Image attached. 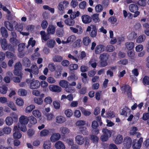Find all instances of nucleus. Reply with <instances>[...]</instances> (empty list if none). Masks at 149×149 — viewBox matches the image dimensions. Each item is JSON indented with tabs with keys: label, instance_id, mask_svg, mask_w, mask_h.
<instances>
[{
	"label": "nucleus",
	"instance_id": "obj_53",
	"mask_svg": "<svg viewBox=\"0 0 149 149\" xmlns=\"http://www.w3.org/2000/svg\"><path fill=\"white\" fill-rule=\"evenodd\" d=\"M79 130L80 132L84 135H88V134L87 128L85 127H80Z\"/></svg>",
	"mask_w": 149,
	"mask_h": 149
},
{
	"label": "nucleus",
	"instance_id": "obj_63",
	"mask_svg": "<svg viewBox=\"0 0 149 149\" xmlns=\"http://www.w3.org/2000/svg\"><path fill=\"white\" fill-rule=\"evenodd\" d=\"M86 123V122L84 120H80L77 121L76 123V125L78 126H82Z\"/></svg>",
	"mask_w": 149,
	"mask_h": 149
},
{
	"label": "nucleus",
	"instance_id": "obj_56",
	"mask_svg": "<svg viewBox=\"0 0 149 149\" xmlns=\"http://www.w3.org/2000/svg\"><path fill=\"white\" fill-rule=\"evenodd\" d=\"M76 38L74 35H72L68 37L67 39V42H72L76 39Z\"/></svg>",
	"mask_w": 149,
	"mask_h": 149
},
{
	"label": "nucleus",
	"instance_id": "obj_4",
	"mask_svg": "<svg viewBox=\"0 0 149 149\" xmlns=\"http://www.w3.org/2000/svg\"><path fill=\"white\" fill-rule=\"evenodd\" d=\"M1 46L2 49L3 50H6L7 49L11 51L14 50V48L12 47L11 45L10 44H8L7 40L6 38H3L2 40Z\"/></svg>",
	"mask_w": 149,
	"mask_h": 149
},
{
	"label": "nucleus",
	"instance_id": "obj_20",
	"mask_svg": "<svg viewBox=\"0 0 149 149\" xmlns=\"http://www.w3.org/2000/svg\"><path fill=\"white\" fill-rule=\"evenodd\" d=\"M104 51V46L100 45H97L95 49V53L96 54H99Z\"/></svg>",
	"mask_w": 149,
	"mask_h": 149
},
{
	"label": "nucleus",
	"instance_id": "obj_21",
	"mask_svg": "<svg viewBox=\"0 0 149 149\" xmlns=\"http://www.w3.org/2000/svg\"><path fill=\"white\" fill-rule=\"evenodd\" d=\"M41 38L44 41H46L50 38V36L49 34H46L44 31H41L40 32Z\"/></svg>",
	"mask_w": 149,
	"mask_h": 149
},
{
	"label": "nucleus",
	"instance_id": "obj_13",
	"mask_svg": "<svg viewBox=\"0 0 149 149\" xmlns=\"http://www.w3.org/2000/svg\"><path fill=\"white\" fill-rule=\"evenodd\" d=\"M28 119V117L24 115H22L19 118L18 122L27 125L29 122Z\"/></svg>",
	"mask_w": 149,
	"mask_h": 149
},
{
	"label": "nucleus",
	"instance_id": "obj_45",
	"mask_svg": "<svg viewBox=\"0 0 149 149\" xmlns=\"http://www.w3.org/2000/svg\"><path fill=\"white\" fill-rule=\"evenodd\" d=\"M29 121L30 123L32 124H35L37 122V120L36 118L33 116H30L28 117Z\"/></svg>",
	"mask_w": 149,
	"mask_h": 149
},
{
	"label": "nucleus",
	"instance_id": "obj_14",
	"mask_svg": "<svg viewBox=\"0 0 149 149\" xmlns=\"http://www.w3.org/2000/svg\"><path fill=\"white\" fill-rule=\"evenodd\" d=\"M56 122L58 123L61 124L66 121V118L61 115H58L56 117Z\"/></svg>",
	"mask_w": 149,
	"mask_h": 149
},
{
	"label": "nucleus",
	"instance_id": "obj_16",
	"mask_svg": "<svg viewBox=\"0 0 149 149\" xmlns=\"http://www.w3.org/2000/svg\"><path fill=\"white\" fill-rule=\"evenodd\" d=\"M81 18L84 24H88L90 23L91 21V17L86 15H82Z\"/></svg>",
	"mask_w": 149,
	"mask_h": 149
},
{
	"label": "nucleus",
	"instance_id": "obj_6",
	"mask_svg": "<svg viewBox=\"0 0 149 149\" xmlns=\"http://www.w3.org/2000/svg\"><path fill=\"white\" fill-rule=\"evenodd\" d=\"M143 142V138H140L137 142L136 139L133 140L132 147L133 149H140L141 147V144Z\"/></svg>",
	"mask_w": 149,
	"mask_h": 149
},
{
	"label": "nucleus",
	"instance_id": "obj_50",
	"mask_svg": "<svg viewBox=\"0 0 149 149\" xmlns=\"http://www.w3.org/2000/svg\"><path fill=\"white\" fill-rule=\"evenodd\" d=\"M80 15V13L79 11H74L70 15V18L74 19L76 17H79Z\"/></svg>",
	"mask_w": 149,
	"mask_h": 149
},
{
	"label": "nucleus",
	"instance_id": "obj_47",
	"mask_svg": "<svg viewBox=\"0 0 149 149\" xmlns=\"http://www.w3.org/2000/svg\"><path fill=\"white\" fill-rule=\"evenodd\" d=\"M6 56L9 58H12L14 60L16 59V56L13 53L10 52H7L6 53Z\"/></svg>",
	"mask_w": 149,
	"mask_h": 149
},
{
	"label": "nucleus",
	"instance_id": "obj_41",
	"mask_svg": "<svg viewBox=\"0 0 149 149\" xmlns=\"http://www.w3.org/2000/svg\"><path fill=\"white\" fill-rule=\"evenodd\" d=\"M125 46L128 50H132L134 47V43L132 42H127L125 43Z\"/></svg>",
	"mask_w": 149,
	"mask_h": 149
},
{
	"label": "nucleus",
	"instance_id": "obj_64",
	"mask_svg": "<svg viewBox=\"0 0 149 149\" xmlns=\"http://www.w3.org/2000/svg\"><path fill=\"white\" fill-rule=\"evenodd\" d=\"M95 10L97 13L101 12L103 10V7L100 4L97 5L95 7Z\"/></svg>",
	"mask_w": 149,
	"mask_h": 149
},
{
	"label": "nucleus",
	"instance_id": "obj_28",
	"mask_svg": "<svg viewBox=\"0 0 149 149\" xmlns=\"http://www.w3.org/2000/svg\"><path fill=\"white\" fill-rule=\"evenodd\" d=\"M64 22L66 24L69 26H73L75 23L73 19L71 18L66 19L64 21Z\"/></svg>",
	"mask_w": 149,
	"mask_h": 149
},
{
	"label": "nucleus",
	"instance_id": "obj_36",
	"mask_svg": "<svg viewBox=\"0 0 149 149\" xmlns=\"http://www.w3.org/2000/svg\"><path fill=\"white\" fill-rule=\"evenodd\" d=\"M49 134V130L47 129H44L40 131V136L45 137L48 135Z\"/></svg>",
	"mask_w": 149,
	"mask_h": 149
},
{
	"label": "nucleus",
	"instance_id": "obj_27",
	"mask_svg": "<svg viewBox=\"0 0 149 149\" xmlns=\"http://www.w3.org/2000/svg\"><path fill=\"white\" fill-rule=\"evenodd\" d=\"M56 44L55 41L51 39L47 41L46 45L49 48H52L54 47Z\"/></svg>",
	"mask_w": 149,
	"mask_h": 149
},
{
	"label": "nucleus",
	"instance_id": "obj_48",
	"mask_svg": "<svg viewBox=\"0 0 149 149\" xmlns=\"http://www.w3.org/2000/svg\"><path fill=\"white\" fill-rule=\"evenodd\" d=\"M16 104L18 106L21 107L24 104L23 100L20 97L17 98L15 100Z\"/></svg>",
	"mask_w": 149,
	"mask_h": 149
},
{
	"label": "nucleus",
	"instance_id": "obj_5",
	"mask_svg": "<svg viewBox=\"0 0 149 149\" xmlns=\"http://www.w3.org/2000/svg\"><path fill=\"white\" fill-rule=\"evenodd\" d=\"M69 2L66 0L60 2L58 6V8L61 12H63L69 4Z\"/></svg>",
	"mask_w": 149,
	"mask_h": 149
},
{
	"label": "nucleus",
	"instance_id": "obj_44",
	"mask_svg": "<svg viewBox=\"0 0 149 149\" xmlns=\"http://www.w3.org/2000/svg\"><path fill=\"white\" fill-rule=\"evenodd\" d=\"M17 93L19 95L21 96H25L27 94L26 91L22 88L19 89L17 91Z\"/></svg>",
	"mask_w": 149,
	"mask_h": 149
},
{
	"label": "nucleus",
	"instance_id": "obj_12",
	"mask_svg": "<svg viewBox=\"0 0 149 149\" xmlns=\"http://www.w3.org/2000/svg\"><path fill=\"white\" fill-rule=\"evenodd\" d=\"M132 142V139L130 137H126L124 139L123 146H127L128 147H130L131 146Z\"/></svg>",
	"mask_w": 149,
	"mask_h": 149
},
{
	"label": "nucleus",
	"instance_id": "obj_19",
	"mask_svg": "<svg viewBox=\"0 0 149 149\" xmlns=\"http://www.w3.org/2000/svg\"><path fill=\"white\" fill-rule=\"evenodd\" d=\"M91 42V40L88 36L84 37L82 38V42L83 45L86 46H88Z\"/></svg>",
	"mask_w": 149,
	"mask_h": 149
},
{
	"label": "nucleus",
	"instance_id": "obj_25",
	"mask_svg": "<svg viewBox=\"0 0 149 149\" xmlns=\"http://www.w3.org/2000/svg\"><path fill=\"white\" fill-rule=\"evenodd\" d=\"M129 10L131 12H135L139 10L138 7L136 4H131L129 7Z\"/></svg>",
	"mask_w": 149,
	"mask_h": 149
},
{
	"label": "nucleus",
	"instance_id": "obj_23",
	"mask_svg": "<svg viewBox=\"0 0 149 149\" xmlns=\"http://www.w3.org/2000/svg\"><path fill=\"white\" fill-rule=\"evenodd\" d=\"M51 141L49 140H46L44 141L43 147L44 149H50L51 147Z\"/></svg>",
	"mask_w": 149,
	"mask_h": 149
},
{
	"label": "nucleus",
	"instance_id": "obj_57",
	"mask_svg": "<svg viewBox=\"0 0 149 149\" xmlns=\"http://www.w3.org/2000/svg\"><path fill=\"white\" fill-rule=\"evenodd\" d=\"M80 109L82 113L85 116H88L90 115L91 113V112L88 110H86L84 108L81 107Z\"/></svg>",
	"mask_w": 149,
	"mask_h": 149
},
{
	"label": "nucleus",
	"instance_id": "obj_26",
	"mask_svg": "<svg viewBox=\"0 0 149 149\" xmlns=\"http://www.w3.org/2000/svg\"><path fill=\"white\" fill-rule=\"evenodd\" d=\"M17 125L19 129L21 131L23 132H25L27 131V129L26 126L27 124L18 122Z\"/></svg>",
	"mask_w": 149,
	"mask_h": 149
},
{
	"label": "nucleus",
	"instance_id": "obj_11",
	"mask_svg": "<svg viewBox=\"0 0 149 149\" xmlns=\"http://www.w3.org/2000/svg\"><path fill=\"white\" fill-rule=\"evenodd\" d=\"M59 132L63 135L69 134L70 132V130L67 127L62 126L59 129Z\"/></svg>",
	"mask_w": 149,
	"mask_h": 149
},
{
	"label": "nucleus",
	"instance_id": "obj_59",
	"mask_svg": "<svg viewBox=\"0 0 149 149\" xmlns=\"http://www.w3.org/2000/svg\"><path fill=\"white\" fill-rule=\"evenodd\" d=\"M65 90L67 93H73L75 91V89L74 87L68 86L65 88Z\"/></svg>",
	"mask_w": 149,
	"mask_h": 149
},
{
	"label": "nucleus",
	"instance_id": "obj_62",
	"mask_svg": "<svg viewBox=\"0 0 149 149\" xmlns=\"http://www.w3.org/2000/svg\"><path fill=\"white\" fill-rule=\"evenodd\" d=\"M52 102V99L51 97L48 96L45 98L44 100V102L46 104H50Z\"/></svg>",
	"mask_w": 149,
	"mask_h": 149
},
{
	"label": "nucleus",
	"instance_id": "obj_35",
	"mask_svg": "<svg viewBox=\"0 0 149 149\" xmlns=\"http://www.w3.org/2000/svg\"><path fill=\"white\" fill-rule=\"evenodd\" d=\"M33 100L35 103L39 105L42 104L43 100L41 97H35L34 98Z\"/></svg>",
	"mask_w": 149,
	"mask_h": 149
},
{
	"label": "nucleus",
	"instance_id": "obj_22",
	"mask_svg": "<svg viewBox=\"0 0 149 149\" xmlns=\"http://www.w3.org/2000/svg\"><path fill=\"white\" fill-rule=\"evenodd\" d=\"M132 73L134 76L132 75H130V78L132 79L133 81H136L137 80V79L134 77H137L139 74V72L138 71V70L137 69L135 68L132 71Z\"/></svg>",
	"mask_w": 149,
	"mask_h": 149
},
{
	"label": "nucleus",
	"instance_id": "obj_24",
	"mask_svg": "<svg viewBox=\"0 0 149 149\" xmlns=\"http://www.w3.org/2000/svg\"><path fill=\"white\" fill-rule=\"evenodd\" d=\"M0 32L2 36L4 38H7L8 34L6 29L4 27H1L0 29Z\"/></svg>",
	"mask_w": 149,
	"mask_h": 149
},
{
	"label": "nucleus",
	"instance_id": "obj_3",
	"mask_svg": "<svg viewBox=\"0 0 149 149\" xmlns=\"http://www.w3.org/2000/svg\"><path fill=\"white\" fill-rule=\"evenodd\" d=\"M91 31L89 33V35L92 38L95 37L97 34V31L96 26L94 25H91L88 26L86 30V32Z\"/></svg>",
	"mask_w": 149,
	"mask_h": 149
},
{
	"label": "nucleus",
	"instance_id": "obj_42",
	"mask_svg": "<svg viewBox=\"0 0 149 149\" xmlns=\"http://www.w3.org/2000/svg\"><path fill=\"white\" fill-rule=\"evenodd\" d=\"M11 130V128L10 127L8 126H5L3 128L2 131L3 134H8L10 133Z\"/></svg>",
	"mask_w": 149,
	"mask_h": 149
},
{
	"label": "nucleus",
	"instance_id": "obj_46",
	"mask_svg": "<svg viewBox=\"0 0 149 149\" xmlns=\"http://www.w3.org/2000/svg\"><path fill=\"white\" fill-rule=\"evenodd\" d=\"M109 55L107 53H103L101 54L99 56L100 60L107 61L108 59Z\"/></svg>",
	"mask_w": 149,
	"mask_h": 149
},
{
	"label": "nucleus",
	"instance_id": "obj_58",
	"mask_svg": "<svg viewBox=\"0 0 149 149\" xmlns=\"http://www.w3.org/2000/svg\"><path fill=\"white\" fill-rule=\"evenodd\" d=\"M146 39V36L145 35H141L139 36L137 39L136 41L139 43H141L144 41Z\"/></svg>",
	"mask_w": 149,
	"mask_h": 149
},
{
	"label": "nucleus",
	"instance_id": "obj_17",
	"mask_svg": "<svg viewBox=\"0 0 149 149\" xmlns=\"http://www.w3.org/2000/svg\"><path fill=\"white\" fill-rule=\"evenodd\" d=\"M55 148L56 149H65V147L63 143L61 141L56 142L55 144Z\"/></svg>",
	"mask_w": 149,
	"mask_h": 149
},
{
	"label": "nucleus",
	"instance_id": "obj_54",
	"mask_svg": "<svg viewBox=\"0 0 149 149\" xmlns=\"http://www.w3.org/2000/svg\"><path fill=\"white\" fill-rule=\"evenodd\" d=\"M64 113L66 117L68 118H70L72 116L73 114L72 110L70 109L66 110L65 111Z\"/></svg>",
	"mask_w": 149,
	"mask_h": 149
},
{
	"label": "nucleus",
	"instance_id": "obj_15",
	"mask_svg": "<svg viewBox=\"0 0 149 149\" xmlns=\"http://www.w3.org/2000/svg\"><path fill=\"white\" fill-rule=\"evenodd\" d=\"M40 86V82L37 80H34L30 83V88L31 89H36Z\"/></svg>",
	"mask_w": 149,
	"mask_h": 149
},
{
	"label": "nucleus",
	"instance_id": "obj_18",
	"mask_svg": "<svg viewBox=\"0 0 149 149\" xmlns=\"http://www.w3.org/2000/svg\"><path fill=\"white\" fill-rule=\"evenodd\" d=\"M125 93L129 97H132L131 91L130 87L128 85H126L124 86Z\"/></svg>",
	"mask_w": 149,
	"mask_h": 149
},
{
	"label": "nucleus",
	"instance_id": "obj_49",
	"mask_svg": "<svg viewBox=\"0 0 149 149\" xmlns=\"http://www.w3.org/2000/svg\"><path fill=\"white\" fill-rule=\"evenodd\" d=\"M98 14H94L92 16V18L93 22L95 23L99 22L100 21V19L99 17Z\"/></svg>",
	"mask_w": 149,
	"mask_h": 149
},
{
	"label": "nucleus",
	"instance_id": "obj_60",
	"mask_svg": "<svg viewBox=\"0 0 149 149\" xmlns=\"http://www.w3.org/2000/svg\"><path fill=\"white\" fill-rule=\"evenodd\" d=\"M10 42L14 46L16 45L19 42L18 40L14 38H10Z\"/></svg>",
	"mask_w": 149,
	"mask_h": 149
},
{
	"label": "nucleus",
	"instance_id": "obj_10",
	"mask_svg": "<svg viewBox=\"0 0 149 149\" xmlns=\"http://www.w3.org/2000/svg\"><path fill=\"white\" fill-rule=\"evenodd\" d=\"M49 88L50 91L54 92L59 93L62 90L61 88L57 85H50L49 86Z\"/></svg>",
	"mask_w": 149,
	"mask_h": 149
},
{
	"label": "nucleus",
	"instance_id": "obj_51",
	"mask_svg": "<svg viewBox=\"0 0 149 149\" xmlns=\"http://www.w3.org/2000/svg\"><path fill=\"white\" fill-rule=\"evenodd\" d=\"M130 111V109L127 107H125L122 110L121 114L127 116V113Z\"/></svg>",
	"mask_w": 149,
	"mask_h": 149
},
{
	"label": "nucleus",
	"instance_id": "obj_2",
	"mask_svg": "<svg viewBox=\"0 0 149 149\" xmlns=\"http://www.w3.org/2000/svg\"><path fill=\"white\" fill-rule=\"evenodd\" d=\"M103 134L100 137L101 140L105 142L107 141L108 138L111 136L112 132L111 131L106 128H104L102 130Z\"/></svg>",
	"mask_w": 149,
	"mask_h": 149
},
{
	"label": "nucleus",
	"instance_id": "obj_40",
	"mask_svg": "<svg viewBox=\"0 0 149 149\" xmlns=\"http://www.w3.org/2000/svg\"><path fill=\"white\" fill-rule=\"evenodd\" d=\"M45 115V116L46 119L48 121H51L54 118V115L52 113H46Z\"/></svg>",
	"mask_w": 149,
	"mask_h": 149
},
{
	"label": "nucleus",
	"instance_id": "obj_32",
	"mask_svg": "<svg viewBox=\"0 0 149 149\" xmlns=\"http://www.w3.org/2000/svg\"><path fill=\"white\" fill-rule=\"evenodd\" d=\"M32 114L34 117L36 118H39L41 116V113L40 111L38 109H36L34 110L32 112Z\"/></svg>",
	"mask_w": 149,
	"mask_h": 149
},
{
	"label": "nucleus",
	"instance_id": "obj_37",
	"mask_svg": "<svg viewBox=\"0 0 149 149\" xmlns=\"http://www.w3.org/2000/svg\"><path fill=\"white\" fill-rule=\"evenodd\" d=\"M7 105L13 111H16L17 110V108L16 106L12 101H9L7 103Z\"/></svg>",
	"mask_w": 149,
	"mask_h": 149
},
{
	"label": "nucleus",
	"instance_id": "obj_55",
	"mask_svg": "<svg viewBox=\"0 0 149 149\" xmlns=\"http://www.w3.org/2000/svg\"><path fill=\"white\" fill-rule=\"evenodd\" d=\"M90 139L94 143H97L99 139L96 135H90Z\"/></svg>",
	"mask_w": 149,
	"mask_h": 149
},
{
	"label": "nucleus",
	"instance_id": "obj_30",
	"mask_svg": "<svg viewBox=\"0 0 149 149\" xmlns=\"http://www.w3.org/2000/svg\"><path fill=\"white\" fill-rule=\"evenodd\" d=\"M4 24L6 28L9 31H12L13 29V27L12 24L7 21H5Z\"/></svg>",
	"mask_w": 149,
	"mask_h": 149
},
{
	"label": "nucleus",
	"instance_id": "obj_7",
	"mask_svg": "<svg viewBox=\"0 0 149 149\" xmlns=\"http://www.w3.org/2000/svg\"><path fill=\"white\" fill-rule=\"evenodd\" d=\"M75 141L77 144L79 145H81L84 144L85 139L81 135H77L75 137Z\"/></svg>",
	"mask_w": 149,
	"mask_h": 149
},
{
	"label": "nucleus",
	"instance_id": "obj_31",
	"mask_svg": "<svg viewBox=\"0 0 149 149\" xmlns=\"http://www.w3.org/2000/svg\"><path fill=\"white\" fill-rule=\"evenodd\" d=\"M123 140L122 136L119 134L117 136L116 139L114 140V141L116 144H120L122 143Z\"/></svg>",
	"mask_w": 149,
	"mask_h": 149
},
{
	"label": "nucleus",
	"instance_id": "obj_33",
	"mask_svg": "<svg viewBox=\"0 0 149 149\" xmlns=\"http://www.w3.org/2000/svg\"><path fill=\"white\" fill-rule=\"evenodd\" d=\"M13 120L10 116H7L5 119L6 124L8 126L12 125L13 123Z\"/></svg>",
	"mask_w": 149,
	"mask_h": 149
},
{
	"label": "nucleus",
	"instance_id": "obj_39",
	"mask_svg": "<svg viewBox=\"0 0 149 149\" xmlns=\"http://www.w3.org/2000/svg\"><path fill=\"white\" fill-rule=\"evenodd\" d=\"M62 57L60 55H55L53 57L52 60L54 62H60L63 60Z\"/></svg>",
	"mask_w": 149,
	"mask_h": 149
},
{
	"label": "nucleus",
	"instance_id": "obj_52",
	"mask_svg": "<svg viewBox=\"0 0 149 149\" xmlns=\"http://www.w3.org/2000/svg\"><path fill=\"white\" fill-rule=\"evenodd\" d=\"M8 88L6 86L3 85L0 87V93L2 94H6L7 93Z\"/></svg>",
	"mask_w": 149,
	"mask_h": 149
},
{
	"label": "nucleus",
	"instance_id": "obj_61",
	"mask_svg": "<svg viewBox=\"0 0 149 149\" xmlns=\"http://www.w3.org/2000/svg\"><path fill=\"white\" fill-rule=\"evenodd\" d=\"M13 136L15 139H19L21 138L22 135L20 132L17 131L13 133Z\"/></svg>",
	"mask_w": 149,
	"mask_h": 149
},
{
	"label": "nucleus",
	"instance_id": "obj_34",
	"mask_svg": "<svg viewBox=\"0 0 149 149\" xmlns=\"http://www.w3.org/2000/svg\"><path fill=\"white\" fill-rule=\"evenodd\" d=\"M35 108V106L34 104H31L27 106L25 109V112L26 113H31Z\"/></svg>",
	"mask_w": 149,
	"mask_h": 149
},
{
	"label": "nucleus",
	"instance_id": "obj_1",
	"mask_svg": "<svg viewBox=\"0 0 149 149\" xmlns=\"http://www.w3.org/2000/svg\"><path fill=\"white\" fill-rule=\"evenodd\" d=\"M25 71L29 72L30 73V76L31 78L33 77V74L34 77H37L39 73V70L38 67L36 65H32L30 69L26 68L24 69Z\"/></svg>",
	"mask_w": 149,
	"mask_h": 149
},
{
	"label": "nucleus",
	"instance_id": "obj_8",
	"mask_svg": "<svg viewBox=\"0 0 149 149\" xmlns=\"http://www.w3.org/2000/svg\"><path fill=\"white\" fill-rule=\"evenodd\" d=\"M76 28L73 27H70V29L71 31L74 33H77V34H81L83 33V30L82 27L79 25L76 26Z\"/></svg>",
	"mask_w": 149,
	"mask_h": 149
},
{
	"label": "nucleus",
	"instance_id": "obj_38",
	"mask_svg": "<svg viewBox=\"0 0 149 149\" xmlns=\"http://www.w3.org/2000/svg\"><path fill=\"white\" fill-rule=\"evenodd\" d=\"M97 60L95 58H92L89 62V64L93 68H95L97 66Z\"/></svg>",
	"mask_w": 149,
	"mask_h": 149
},
{
	"label": "nucleus",
	"instance_id": "obj_29",
	"mask_svg": "<svg viewBox=\"0 0 149 149\" xmlns=\"http://www.w3.org/2000/svg\"><path fill=\"white\" fill-rule=\"evenodd\" d=\"M55 27L53 25H49L47 29V31L49 34H54L55 32Z\"/></svg>",
	"mask_w": 149,
	"mask_h": 149
},
{
	"label": "nucleus",
	"instance_id": "obj_43",
	"mask_svg": "<svg viewBox=\"0 0 149 149\" xmlns=\"http://www.w3.org/2000/svg\"><path fill=\"white\" fill-rule=\"evenodd\" d=\"M59 85L62 88H66L68 86V82L65 80H61L59 81Z\"/></svg>",
	"mask_w": 149,
	"mask_h": 149
},
{
	"label": "nucleus",
	"instance_id": "obj_9",
	"mask_svg": "<svg viewBox=\"0 0 149 149\" xmlns=\"http://www.w3.org/2000/svg\"><path fill=\"white\" fill-rule=\"evenodd\" d=\"M61 137V134L59 133H55L52 134L50 138L51 141L54 143L59 140Z\"/></svg>",
	"mask_w": 149,
	"mask_h": 149
}]
</instances>
